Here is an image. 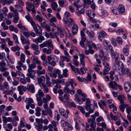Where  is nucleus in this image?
<instances>
[{"label": "nucleus", "mask_w": 131, "mask_h": 131, "mask_svg": "<svg viewBox=\"0 0 131 131\" xmlns=\"http://www.w3.org/2000/svg\"><path fill=\"white\" fill-rule=\"evenodd\" d=\"M106 43L108 46L112 58L115 60V63L113 67V69L114 70H117L119 69L118 67V65L120 63L119 53L117 52L114 50L113 47L111 45H108L107 42H106Z\"/></svg>", "instance_id": "obj_1"}, {"label": "nucleus", "mask_w": 131, "mask_h": 131, "mask_svg": "<svg viewBox=\"0 0 131 131\" xmlns=\"http://www.w3.org/2000/svg\"><path fill=\"white\" fill-rule=\"evenodd\" d=\"M25 18L27 21L30 23L31 25L33 26L36 35L38 36L42 35V31L40 27L38 24H35V23L33 20L32 18L28 15H26L25 16Z\"/></svg>", "instance_id": "obj_2"}, {"label": "nucleus", "mask_w": 131, "mask_h": 131, "mask_svg": "<svg viewBox=\"0 0 131 131\" xmlns=\"http://www.w3.org/2000/svg\"><path fill=\"white\" fill-rule=\"evenodd\" d=\"M26 9L29 12L31 11L34 14H36L35 10V7L32 3H30L28 2H26Z\"/></svg>", "instance_id": "obj_3"}, {"label": "nucleus", "mask_w": 131, "mask_h": 131, "mask_svg": "<svg viewBox=\"0 0 131 131\" xmlns=\"http://www.w3.org/2000/svg\"><path fill=\"white\" fill-rule=\"evenodd\" d=\"M85 107L86 110L89 112L90 113H93L95 109L94 105L91 104V102L85 105Z\"/></svg>", "instance_id": "obj_4"}, {"label": "nucleus", "mask_w": 131, "mask_h": 131, "mask_svg": "<svg viewBox=\"0 0 131 131\" xmlns=\"http://www.w3.org/2000/svg\"><path fill=\"white\" fill-rule=\"evenodd\" d=\"M91 75L89 73H88V75L86 78H84L83 77H80V76H78L77 79L80 82H84L85 83H88V81H91Z\"/></svg>", "instance_id": "obj_5"}, {"label": "nucleus", "mask_w": 131, "mask_h": 131, "mask_svg": "<svg viewBox=\"0 0 131 131\" xmlns=\"http://www.w3.org/2000/svg\"><path fill=\"white\" fill-rule=\"evenodd\" d=\"M63 20L64 24L66 26L71 27L74 23V20L71 18L65 19L64 18L63 19Z\"/></svg>", "instance_id": "obj_6"}, {"label": "nucleus", "mask_w": 131, "mask_h": 131, "mask_svg": "<svg viewBox=\"0 0 131 131\" xmlns=\"http://www.w3.org/2000/svg\"><path fill=\"white\" fill-rule=\"evenodd\" d=\"M121 62V75L122 76H124L126 74L127 75L130 72V70L128 68H125L124 67L123 63Z\"/></svg>", "instance_id": "obj_7"}, {"label": "nucleus", "mask_w": 131, "mask_h": 131, "mask_svg": "<svg viewBox=\"0 0 131 131\" xmlns=\"http://www.w3.org/2000/svg\"><path fill=\"white\" fill-rule=\"evenodd\" d=\"M28 73L26 75L34 80L36 78V77L35 74L36 73V71L35 70H31L28 69Z\"/></svg>", "instance_id": "obj_8"}, {"label": "nucleus", "mask_w": 131, "mask_h": 131, "mask_svg": "<svg viewBox=\"0 0 131 131\" xmlns=\"http://www.w3.org/2000/svg\"><path fill=\"white\" fill-rule=\"evenodd\" d=\"M59 111L63 117L66 118L68 117V115L69 113V111L67 109H66L65 111L64 109L60 108L59 109Z\"/></svg>", "instance_id": "obj_9"}, {"label": "nucleus", "mask_w": 131, "mask_h": 131, "mask_svg": "<svg viewBox=\"0 0 131 131\" xmlns=\"http://www.w3.org/2000/svg\"><path fill=\"white\" fill-rule=\"evenodd\" d=\"M57 29L60 36L62 38H64V32L66 34H67V33L65 31L63 28L62 27H57Z\"/></svg>", "instance_id": "obj_10"}, {"label": "nucleus", "mask_w": 131, "mask_h": 131, "mask_svg": "<svg viewBox=\"0 0 131 131\" xmlns=\"http://www.w3.org/2000/svg\"><path fill=\"white\" fill-rule=\"evenodd\" d=\"M44 96L42 90L41 89L38 90L37 93L36 94V96L37 98L36 100L37 101L39 100H41V98L43 97Z\"/></svg>", "instance_id": "obj_11"}, {"label": "nucleus", "mask_w": 131, "mask_h": 131, "mask_svg": "<svg viewBox=\"0 0 131 131\" xmlns=\"http://www.w3.org/2000/svg\"><path fill=\"white\" fill-rule=\"evenodd\" d=\"M27 90L31 93H34L35 90L34 85L33 84H28L27 86Z\"/></svg>", "instance_id": "obj_12"}, {"label": "nucleus", "mask_w": 131, "mask_h": 131, "mask_svg": "<svg viewBox=\"0 0 131 131\" xmlns=\"http://www.w3.org/2000/svg\"><path fill=\"white\" fill-rule=\"evenodd\" d=\"M6 65V63L4 61H2L0 63V70L2 72L7 70L8 69L5 67Z\"/></svg>", "instance_id": "obj_13"}, {"label": "nucleus", "mask_w": 131, "mask_h": 131, "mask_svg": "<svg viewBox=\"0 0 131 131\" xmlns=\"http://www.w3.org/2000/svg\"><path fill=\"white\" fill-rule=\"evenodd\" d=\"M124 89L127 92H129L131 89V85L128 82H125L124 85Z\"/></svg>", "instance_id": "obj_14"}, {"label": "nucleus", "mask_w": 131, "mask_h": 131, "mask_svg": "<svg viewBox=\"0 0 131 131\" xmlns=\"http://www.w3.org/2000/svg\"><path fill=\"white\" fill-rule=\"evenodd\" d=\"M86 13L87 15L89 17V18L94 17L95 15V14L94 13V11L92 10H86Z\"/></svg>", "instance_id": "obj_15"}, {"label": "nucleus", "mask_w": 131, "mask_h": 131, "mask_svg": "<svg viewBox=\"0 0 131 131\" xmlns=\"http://www.w3.org/2000/svg\"><path fill=\"white\" fill-rule=\"evenodd\" d=\"M106 35V33L103 31H101L100 33H98V38L99 40L101 41L103 39V37L105 36Z\"/></svg>", "instance_id": "obj_16"}, {"label": "nucleus", "mask_w": 131, "mask_h": 131, "mask_svg": "<svg viewBox=\"0 0 131 131\" xmlns=\"http://www.w3.org/2000/svg\"><path fill=\"white\" fill-rule=\"evenodd\" d=\"M69 64L71 67L72 70L74 71L76 74H81V73L78 68H76L74 66L72 65L71 63H69Z\"/></svg>", "instance_id": "obj_17"}, {"label": "nucleus", "mask_w": 131, "mask_h": 131, "mask_svg": "<svg viewBox=\"0 0 131 131\" xmlns=\"http://www.w3.org/2000/svg\"><path fill=\"white\" fill-rule=\"evenodd\" d=\"M109 86L112 89H114L116 90H117V84L115 81H111L108 83Z\"/></svg>", "instance_id": "obj_18"}, {"label": "nucleus", "mask_w": 131, "mask_h": 131, "mask_svg": "<svg viewBox=\"0 0 131 131\" xmlns=\"http://www.w3.org/2000/svg\"><path fill=\"white\" fill-rule=\"evenodd\" d=\"M78 30V27L75 24H74L72 28V33L74 35H75L77 33Z\"/></svg>", "instance_id": "obj_19"}, {"label": "nucleus", "mask_w": 131, "mask_h": 131, "mask_svg": "<svg viewBox=\"0 0 131 131\" xmlns=\"http://www.w3.org/2000/svg\"><path fill=\"white\" fill-rule=\"evenodd\" d=\"M20 40L23 44H30V42L28 38H25L24 36L21 35L20 36Z\"/></svg>", "instance_id": "obj_20"}, {"label": "nucleus", "mask_w": 131, "mask_h": 131, "mask_svg": "<svg viewBox=\"0 0 131 131\" xmlns=\"http://www.w3.org/2000/svg\"><path fill=\"white\" fill-rule=\"evenodd\" d=\"M95 120H88V122L90 124V126L93 129H95V127L96 126V124L95 122Z\"/></svg>", "instance_id": "obj_21"}, {"label": "nucleus", "mask_w": 131, "mask_h": 131, "mask_svg": "<svg viewBox=\"0 0 131 131\" xmlns=\"http://www.w3.org/2000/svg\"><path fill=\"white\" fill-rule=\"evenodd\" d=\"M129 46L127 44L126 47L123 49V53L126 56H127L129 54Z\"/></svg>", "instance_id": "obj_22"}, {"label": "nucleus", "mask_w": 131, "mask_h": 131, "mask_svg": "<svg viewBox=\"0 0 131 131\" xmlns=\"http://www.w3.org/2000/svg\"><path fill=\"white\" fill-rule=\"evenodd\" d=\"M53 48H50L47 49L46 48H44L43 49V51L44 53H46L47 54H50L52 52V51L53 50Z\"/></svg>", "instance_id": "obj_23"}, {"label": "nucleus", "mask_w": 131, "mask_h": 131, "mask_svg": "<svg viewBox=\"0 0 131 131\" xmlns=\"http://www.w3.org/2000/svg\"><path fill=\"white\" fill-rule=\"evenodd\" d=\"M85 32L88 35L89 38H91L94 37L95 34L94 31H89V30H86Z\"/></svg>", "instance_id": "obj_24"}, {"label": "nucleus", "mask_w": 131, "mask_h": 131, "mask_svg": "<svg viewBox=\"0 0 131 131\" xmlns=\"http://www.w3.org/2000/svg\"><path fill=\"white\" fill-rule=\"evenodd\" d=\"M45 40L44 37L42 36H40L38 38L35 39V42L37 43H41L42 41Z\"/></svg>", "instance_id": "obj_25"}, {"label": "nucleus", "mask_w": 131, "mask_h": 131, "mask_svg": "<svg viewBox=\"0 0 131 131\" xmlns=\"http://www.w3.org/2000/svg\"><path fill=\"white\" fill-rule=\"evenodd\" d=\"M117 98L120 101L121 104L124 103V101L125 100V99L124 96L123 95H119L118 96Z\"/></svg>", "instance_id": "obj_26"}, {"label": "nucleus", "mask_w": 131, "mask_h": 131, "mask_svg": "<svg viewBox=\"0 0 131 131\" xmlns=\"http://www.w3.org/2000/svg\"><path fill=\"white\" fill-rule=\"evenodd\" d=\"M111 10L113 13L117 15L119 13L118 9L115 7H112L110 8Z\"/></svg>", "instance_id": "obj_27"}, {"label": "nucleus", "mask_w": 131, "mask_h": 131, "mask_svg": "<svg viewBox=\"0 0 131 131\" xmlns=\"http://www.w3.org/2000/svg\"><path fill=\"white\" fill-rule=\"evenodd\" d=\"M66 105L69 108H71L73 107L74 108L76 107V104L73 102H71L67 101L66 103Z\"/></svg>", "instance_id": "obj_28"}, {"label": "nucleus", "mask_w": 131, "mask_h": 131, "mask_svg": "<svg viewBox=\"0 0 131 131\" xmlns=\"http://www.w3.org/2000/svg\"><path fill=\"white\" fill-rule=\"evenodd\" d=\"M76 13L78 15L80 16L81 15L83 14L85 11V9L84 8H82L80 10H79L78 9H76Z\"/></svg>", "instance_id": "obj_29"}, {"label": "nucleus", "mask_w": 131, "mask_h": 131, "mask_svg": "<svg viewBox=\"0 0 131 131\" xmlns=\"http://www.w3.org/2000/svg\"><path fill=\"white\" fill-rule=\"evenodd\" d=\"M103 64L104 66V70L105 71L108 73V71L110 70L108 64L105 61H103Z\"/></svg>", "instance_id": "obj_30"}, {"label": "nucleus", "mask_w": 131, "mask_h": 131, "mask_svg": "<svg viewBox=\"0 0 131 131\" xmlns=\"http://www.w3.org/2000/svg\"><path fill=\"white\" fill-rule=\"evenodd\" d=\"M45 42L47 47L48 46V48H53V45L50 40H48L47 41H45Z\"/></svg>", "instance_id": "obj_31"}, {"label": "nucleus", "mask_w": 131, "mask_h": 131, "mask_svg": "<svg viewBox=\"0 0 131 131\" xmlns=\"http://www.w3.org/2000/svg\"><path fill=\"white\" fill-rule=\"evenodd\" d=\"M118 10L119 13H123L125 11V9L124 6L122 5H121L118 7Z\"/></svg>", "instance_id": "obj_32"}, {"label": "nucleus", "mask_w": 131, "mask_h": 131, "mask_svg": "<svg viewBox=\"0 0 131 131\" xmlns=\"http://www.w3.org/2000/svg\"><path fill=\"white\" fill-rule=\"evenodd\" d=\"M52 4L51 5V7L52 9L54 10H56V8L57 7L58 5L57 3L54 2V0H52L51 1Z\"/></svg>", "instance_id": "obj_33"}, {"label": "nucleus", "mask_w": 131, "mask_h": 131, "mask_svg": "<svg viewBox=\"0 0 131 131\" xmlns=\"http://www.w3.org/2000/svg\"><path fill=\"white\" fill-rule=\"evenodd\" d=\"M74 96L75 97L74 100L75 101L78 102L80 104H82L83 103L82 102L80 99L77 94H75Z\"/></svg>", "instance_id": "obj_34"}, {"label": "nucleus", "mask_w": 131, "mask_h": 131, "mask_svg": "<svg viewBox=\"0 0 131 131\" xmlns=\"http://www.w3.org/2000/svg\"><path fill=\"white\" fill-rule=\"evenodd\" d=\"M24 101L25 102L28 101L27 103L29 105H30L31 103H33L34 102L33 99L31 98H27L25 100H24Z\"/></svg>", "instance_id": "obj_35"}, {"label": "nucleus", "mask_w": 131, "mask_h": 131, "mask_svg": "<svg viewBox=\"0 0 131 131\" xmlns=\"http://www.w3.org/2000/svg\"><path fill=\"white\" fill-rule=\"evenodd\" d=\"M127 104L123 103L119 106V108L122 112H124V110Z\"/></svg>", "instance_id": "obj_36"}, {"label": "nucleus", "mask_w": 131, "mask_h": 131, "mask_svg": "<svg viewBox=\"0 0 131 131\" xmlns=\"http://www.w3.org/2000/svg\"><path fill=\"white\" fill-rule=\"evenodd\" d=\"M36 67L35 64L34 62L32 63L31 64H29L28 66L29 68L28 69L33 70L32 69L35 68Z\"/></svg>", "instance_id": "obj_37"}, {"label": "nucleus", "mask_w": 131, "mask_h": 131, "mask_svg": "<svg viewBox=\"0 0 131 131\" xmlns=\"http://www.w3.org/2000/svg\"><path fill=\"white\" fill-rule=\"evenodd\" d=\"M58 3L60 6L62 7L63 6L64 4H65V5H67L68 3L66 1H58Z\"/></svg>", "instance_id": "obj_38"}, {"label": "nucleus", "mask_w": 131, "mask_h": 131, "mask_svg": "<svg viewBox=\"0 0 131 131\" xmlns=\"http://www.w3.org/2000/svg\"><path fill=\"white\" fill-rule=\"evenodd\" d=\"M85 70H87L88 69L85 66H84V67L83 66V67L80 68V70L82 74H83L86 73V71Z\"/></svg>", "instance_id": "obj_39"}, {"label": "nucleus", "mask_w": 131, "mask_h": 131, "mask_svg": "<svg viewBox=\"0 0 131 131\" xmlns=\"http://www.w3.org/2000/svg\"><path fill=\"white\" fill-rule=\"evenodd\" d=\"M85 97H82V100L83 102H85L86 101L85 103V104L86 105L90 102H91V101L89 98Z\"/></svg>", "instance_id": "obj_40"}, {"label": "nucleus", "mask_w": 131, "mask_h": 131, "mask_svg": "<svg viewBox=\"0 0 131 131\" xmlns=\"http://www.w3.org/2000/svg\"><path fill=\"white\" fill-rule=\"evenodd\" d=\"M45 81V78L44 76H41L40 78H39L38 79V81L39 83H41L42 82Z\"/></svg>", "instance_id": "obj_41"}, {"label": "nucleus", "mask_w": 131, "mask_h": 131, "mask_svg": "<svg viewBox=\"0 0 131 131\" xmlns=\"http://www.w3.org/2000/svg\"><path fill=\"white\" fill-rule=\"evenodd\" d=\"M36 129L38 131H41L42 128H43V125L42 124H38V125H36L35 126Z\"/></svg>", "instance_id": "obj_42"}, {"label": "nucleus", "mask_w": 131, "mask_h": 131, "mask_svg": "<svg viewBox=\"0 0 131 131\" xmlns=\"http://www.w3.org/2000/svg\"><path fill=\"white\" fill-rule=\"evenodd\" d=\"M13 36L15 43L16 44H19V43L18 40V38L17 35L15 34H13Z\"/></svg>", "instance_id": "obj_43"}, {"label": "nucleus", "mask_w": 131, "mask_h": 131, "mask_svg": "<svg viewBox=\"0 0 131 131\" xmlns=\"http://www.w3.org/2000/svg\"><path fill=\"white\" fill-rule=\"evenodd\" d=\"M15 7L17 10H18V11L20 12H23V9L21 7L18 5H15Z\"/></svg>", "instance_id": "obj_44"}, {"label": "nucleus", "mask_w": 131, "mask_h": 131, "mask_svg": "<svg viewBox=\"0 0 131 131\" xmlns=\"http://www.w3.org/2000/svg\"><path fill=\"white\" fill-rule=\"evenodd\" d=\"M36 123L38 124H42L43 121V119L41 118L38 119L36 118Z\"/></svg>", "instance_id": "obj_45"}, {"label": "nucleus", "mask_w": 131, "mask_h": 131, "mask_svg": "<svg viewBox=\"0 0 131 131\" xmlns=\"http://www.w3.org/2000/svg\"><path fill=\"white\" fill-rule=\"evenodd\" d=\"M116 40L118 43L120 45H122L123 43V41L122 38L121 37H117L116 38Z\"/></svg>", "instance_id": "obj_46"}, {"label": "nucleus", "mask_w": 131, "mask_h": 131, "mask_svg": "<svg viewBox=\"0 0 131 131\" xmlns=\"http://www.w3.org/2000/svg\"><path fill=\"white\" fill-rule=\"evenodd\" d=\"M126 107H127L126 109L127 113L128 114H129L130 112H131V107L128 104H127Z\"/></svg>", "instance_id": "obj_47"}, {"label": "nucleus", "mask_w": 131, "mask_h": 131, "mask_svg": "<svg viewBox=\"0 0 131 131\" xmlns=\"http://www.w3.org/2000/svg\"><path fill=\"white\" fill-rule=\"evenodd\" d=\"M25 56L23 53H21V54L20 60L23 63H24L25 61Z\"/></svg>", "instance_id": "obj_48"}, {"label": "nucleus", "mask_w": 131, "mask_h": 131, "mask_svg": "<svg viewBox=\"0 0 131 131\" xmlns=\"http://www.w3.org/2000/svg\"><path fill=\"white\" fill-rule=\"evenodd\" d=\"M111 41L112 44L115 47L117 46V44L115 38H112L111 39Z\"/></svg>", "instance_id": "obj_49"}, {"label": "nucleus", "mask_w": 131, "mask_h": 131, "mask_svg": "<svg viewBox=\"0 0 131 131\" xmlns=\"http://www.w3.org/2000/svg\"><path fill=\"white\" fill-rule=\"evenodd\" d=\"M79 1L80 0H77L76 1H75L74 3V5L76 7V9H78L80 7V5L78 4Z\"/></svg>", "instance_id": "obj_50"}, {"label": "nucleus", "mask_w": 131, "mask_h": 131, "mask_svg": "<svg viewBox=\"0 0 131 131\" xmlns=\"http://www.w3.org/2000/svg\"><path fill=\"white\" fill-rule=\"evenodd\" d=\"M23 120H24V119H21L20 122V126L22 127H25L26 124V123L23 122Z\"/></svg>", "instance_id": "obj_51"}, {"label": "nucleus", "mask_w": 131, "mask_h": 131, "mask_svg": "<svg viewBox=\"0 0 131 131\" xmlns=\"http://www.w3.org/2000/svg\"><path fill=\"white\" fill-rule=\"evenodd\" d=\"M19 19V17L18 16H15L13 19V21L14 23H17L18 22Z\"/></svg>", "instance_id": "obj_52"}, {"label": "nucleus", "mask_w": 131, "mask_h": 131, "mask_svg": "<svg viewBox=\"0 0 131 131\" xmlns=\"http://www.w3.org/2000/svg\"><path fill=\"white\" fill-rule=\"evenodd\" d=\"M6 41L8 43V44L9 46H12L13 45L12 42L10 40L9 38H7L6 39Z\"/></svg>", "instance_id": "obj_53"}, {"label": "nucleus", "mask_w": 131, "mask_h": 131, "mask_svg": "<svg viewBox=\"0 0 131 131\" xmlns=\"http://www.w3.org/2000/svg\"><path fill=\"white\" fill-rule=\"evenodd\" d=\"M70 90L68 87L65 86L64 89V91L65 93L67 94L68 93H69Z\"/></svg>", "instance_id": "obj_54"}, {"label": "nucleus", "mask_w": 131, "mask_h": 131, "mask_svg": "<svg viewBox=\"0 0 131 131\" xmlns=\"http://www.w3.org/2000/svg\"><path fill=\"white\" fill-rule=\"evenodd\" d=\"M31 47L35 50H36L38 49L39 47L38 45H36L35 44H31Z\"/></svg>", "instance_id": "obj_55"}, {"label": "nucleus", "mask_w": 131, "mask_h": 131, "mask_svg": "<svg viewBox=\"0 0 131 131\" xmlns=\"http://www.w3.org/2000/svg\"><path fill=\"white\" fill-rule=\"evenodd\" d=\"M68 72V70L67 69H65L63 70V75L64 77L66 78L68 76L67 72Z\"/></svg>", "instance_id": "obj_56"}, {"label": "nucleus", "mask_w": 131, "mask_h": 131, "mask_svg": "<svg viewBox=\"0 0 131 131\" xmlns=\"http://www.w3.org/2000/svg\"><path fill=\"white\" fill-rule=\"evenodd\" d=\"M40 0H33V3L34 5H37L36 6L37 7L38 6L39 3H40Z\"/></svg>", "instance_id": "obj_57"}, {"label": "nucleus", "mask_w": 131, "mask_h": 131, "mask_svg": "<svg viewBox=\"0 0 131 131\" xmlns=\"http://www.w3.org/2000/svg\"><path fill=\"white\" fill-rule=\"evenodd\" d=\"M101 14L105 16H107L108 14L107 11L105 10H103L101 12Z\"/></svg>", "instance_id": "obj_58"}, {"label": "nucleus", "mask_w": 131, "mask_h": 131, "mask_svg": "<svg viewBox=\"0 0 131 131\" xmlns=\"http://www.w3.org/2000/svg\"><path fill=\"white\" fill-rule=\"evenodd\" d=\"M37 73L40 75L43 74H44L45 73V69H43L41 71H40L39 70L37 71Z\"/></svg>", "instance_id": "obj_59"}, {"label": "nucleus", "mask_w": 131, "mask_h": 131, "mask_svg": "<svg viewBox=\"0 0 131 131\" xmlns=\"http://www.w3.org/2000/svg\"><path fill=\"white\" fill-rule=\"evenodd\" d=\"M114 72L113 71H111L110 72V78L112 80H113L114 79V77L113 76V75L114 74Z\"/></svg>", "instance_id": "obj_60"}, {"label": "nucleus", "mask_w": 131, "mask_h": 131, "mask_svg": "<svg viewBox=\"0 0 131 131\" xmlns=\"http://www.w3.org/2000/svg\"><path fill=\"white\" fill-rule=\"evenodd\" d=\"M103 53L102 52L100 55V57H101V59L103 61H104L106 59V58L103 55Z\"/></svg>", "instance_id": "obj_61"}, {"label": "nucleus", "mask_w": 131, "mask_h": 131, "mask_svg": "<svg viewBox=\"0 0 131 131\" xmlns=\"http://www.w3.org/2000/svg\"><path fill=\"white\" fill-rule=\"evenodd\" d=\"M23 34L26 37H29L30 36V32L27 31H25L23 33Z\"/></svg>", "instance_id": "obj_62"}, {"label": "nucleus", "mask_w": 131, "mask_h": 131, "mask_svg": "<svg viewBox=\"0 0 131 131\" xmlns=\"http://www.w3.org/2000/svg\"><path fill=\"white\" fill-rule=\"evenodd\" d=\"M50 75L51 77H53L54 78H56L57 77V75L56 72H51L50 74Z\"/></svg>", "instance_id": "obj_63"}, {"label": "nucleus", "mask_w": 131, "mask_h": 131, "mask_svg": "<svg viewBox=\"0 0 131 131\" xmlns=\"http://www.w3.org/2000/svg\"><path fill=\"white\" fill-rule=\"evenodd\" d=\"M17 89L19 92V94L20 95H23L24 93L23 91L21 89L20 87L18 86L17 87Z\"/></svg>", "instance_id": "obj_64"}]
</instances>
